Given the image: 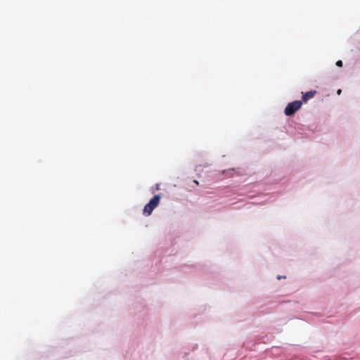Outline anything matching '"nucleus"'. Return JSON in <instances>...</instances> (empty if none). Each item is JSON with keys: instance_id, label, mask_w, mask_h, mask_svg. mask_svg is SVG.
<instances>
[{"instance_id": "f257e3e1", "label": "nucleus", "mask_w": 360, "mask_h": 360, "mask_svg": "<svg viewBox=\"0 0 360 360\" xmlns=\"http://www.w3.org/2000/svg\"><path fill=\"white\" fill-rule=\"evenodd\" d=\"M160 198V195H156L145 205L143 209V214L145 215L149 216L152 214L154 209L158 206Z\"/></svg>"}, {"instance_id": "f03ea898", "label": "nucleus", "mask_w": 360, "mask_h": 360, "mask_svg": "<svg viewBox=\"0 0 360 360\" xmlns=\"http://www.w3.org/2000/svg\"><path fill=\"white\" fill-rule=\"evenodd\" d=\"M160 198V195H156L145 205L143 209V214L145 215L149 216L152 214L154 209L158 206Z\"/></svg>"}, {"instance_id": "7ed1b4c3", "label": "nucleus", "mask_w": 360, "mask_h": 360, "mask_svg": "<svg viewBox=\"0 0 360 360\" xmlns=\"http://www.w3.org/2000/svg\"><path fill=\"white\" fill-rule=\"evenodd\" d=\"M302 101H294L291 103H289L285 108V114L287 116L292 115L293 114H295L296 111H297L302 107Z\"/></svg>"}, {"instance_id": "20e7f679", "label": "nucleus", "mask_w": 360, "mask_h": 360, "mask_svg": "<svg viewBox=\"0 0 360 360\" xmlns=\"http://www.w3.org/2000/svg\"><path fill=\"white\" fill-rule=\"evenodd\" d=\"M316 94V91L315 90H313V91H307L306 93H302V101L303 102L306 103L307 102L309 99L312 98L315 94Z\"/></svg>"}, {"instance_id": "39448f33", "label": "nucleus", "mask_w": 360, "mask_h": 360, "mask_svg": "<svg viewBox=\"0 0 360 360\" xmlns=\"http://www.w3.org/2000/svg\"><path fill=\"white\" fill-rule=\"evenodd\" d=\"M336 65L338 66V67H342V60H338L336 62Z\"/></svg>"}, {"instance_id": "423d86ee", "label": "nucleus", "mask_w": 360, "mask_h": 360, "mask_svg": "<svg viewBox=\"0 0 360 360\" xmlns=\"http://www.w3.org/2000/svg\"><path fill=\"white\" fill-rule=\"evenodd\" d=\"M282 278H285V276H278V280L281 279Z\"/></svg>"}, {"instance_id": "0eeeda50", "label": "nucleus", "mask_w": 360, "mask_h": 360, "mask_svg": "<svg viewBox=\"0 0 360 360\" xmlns=\"http://www.w3.org/2000/svg\"><path fill=\"white\" fill-rule=\"evenodd\" d=\"M341 91H341V89H339V90L338 91V94H341Z\"/></svg>"}, {"instance_id": "6e6552de", "label": "nucleus", "mask_w": 360, "mask_h": 360, "mask_svg": "<svg viewBox=\"0 0 360 360\" xmlns=\"http://www.w3.org/2000/svg\"><path fill=\"white\" fill-rule=\"evenodd\" d=\"M194 183L196 184L197 185L198 184V181L197 180H194Z\"/></svg>"}]
</instances>
